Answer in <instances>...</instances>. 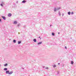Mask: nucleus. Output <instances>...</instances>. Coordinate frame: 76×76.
I'll list each match as a JSON object with an SVG mask.
<instances>
[{
  "instance_id": "30",
  "label": "nucleus",
  "mask_w": 76,
  "mask_h": 76,
  "mask_svg": "<svg viewBox=\"0 0 76 76\" xmlns=\"http://www.w3.org/2000/svg\"><path fill=\"white\" fill-rule=\"evenodd\" d=\"M58 34H60V32H58Z\"/></svg>"
},
{
  "instance_id": "13",
  "label": "nucleus",
  "mask_w": 76,
  "mask_h": 76,
  "mask_svg": "<svg viewBox=\"0 0 76 76\" xmlns=\"http://www.w3.org/2000/svg\"><path fill=\"white\" fill-rule=\"evenodd\" d=\"M20 26V24H18L17 25V26L18 27H19V26Z\"/></svg>"
},
{
  "instance_id": "11",
  "label": "nucleus",
  "mask_w": 76,
  "mask_h": 76,
  "mask_svg": "<svg viewBox=\"0 0 76 76\" xmlns=\"http://www.w3.org/2000/svg\"><path fill=\"white\" fill-rule=\"evenodd\" d=\"M13 73V72H9V75H11V74H12Z\"/></svg>"
},
{
  "instance_id": "21",
  "label": "nucleus",
  "mask_w": 76,
  "mask_h": 76,
  "mask_svg": "<svg viewBox=\"0 0 76 76\" xmlns=\"http://www.w3.org/2000/svg\"><path fill=\"white\" fill-rule=\"evenodd\" d=\"M53 67H56V65H54V66H53Z\"/></svg>"
},
{
  "instance_id": "23",
  "label": "nucleus",
  "mask_w": 76,
  "mask_h": 76,
  "mask_svg": "<svg viewBox=\"0 0 76 76\" xmlns=\"http://www.w3.org/2000/svg\"><path fill=\"white\" fill-rule=\"evenodd\" d=\"M45 69H48V67H46L45 68Z\"/></svg>"
},
{
  "instance_id": "25",
  "label": "nucleus",
  "mask_w": 76,
  "mask_h": 76,
  "mask_svg": "<svg viewBox=\"0 0 76 76\" xmlns=\"http://www.w3.org/2000/svg\"><path fill=\"white\" fill-rule=\"evenodd\" d=\"M0 22H1V19H0Z\"/></svg>"
},
{
  "instance_id": "14",
  "label": "nucleus",
  "mask_w": 76,
  "mask_h": 76,
  "mask_svg": "<svg viewBox=\"0 0 76 76\" xmlns=\"http://www.w3.org/2000/svg\"><path fill=\"white\" fill-rule=\"evenodd\" d=\"M4 70L7 71V68H4Z\"/></svg>"
},
{
  "instance_id": "32",
  "label": "nucleus",
  "mask_w": 76,
  "mask_h": 76,
  "mask_svg": "<svg viewBox=\"0 0 76 76\" xmlns=\"http://www.w3.org/2000/svg\"><path fill=\"white\" fill-rule=\"evenodd\" d=\"M58 73H59V71H58Z\"/></svg>"
},
{
  "instance_id": "8",
  "label": "nucleus",
  "mask_w": 76,
  "mask_h": 76,
  "mask_svg": "<svg viewBox=\"0 0 76 76\" xmlns=\"http://www.w3.org/2000/svg\"><path fill=\"white\" fill-rule=\"evenodd\" d=\"M18 44H21V41H18Z\"/></svg>"
},
{
  "instance_id": "6",
  "label": "nucleus",
  "mask_w": 76,
  "mask_h": 76,
  "mask_svg": "<svg viewBox=\"0 0 76 76\" xmlns=\"http://www.w3.org/2000/svg\"><path fill=\"white\" fill-rule=\"evenodd\" d=\"M8 17H10V16H12V14L9 13L8 15Z\"/></svg>"
},
{
  "instance_id": "31",
  "label": "nucleus",
  "mask_w": 76,
  "mask_h": 76,
  "mask_svg": "<svg viewBox=\"0 0 76 76\" xmlns=\"http://www.w3.org/2000/svg\"><path fill=\"white\" fill-rule=\"evenodd\" d=\"M50 27L51 26V25H50Z\"/></svg>"
},
{
  "instance_id": "26",
  "label": "nucleus",
  "mask_w": 76,
  "mask_h": 76,
  "mask_svg": "<svg viewBox=\"0 0 76 76\" xmlns=\"http://www.w3.org/2000/svg\"><path fill=\"white\" fill-rule=\"evenodd\" d=\"M64 66V64H62V67H63Z\"/></svg>"
},
{
  "instance_id": "4",
  "label": "nucleus",
  "mask_w": 76,
  "mask_h": 76,
  "mask_svg": "<svg viewBox=\"0 0 76 76\" xmlns=\"http://www.w3.org/2000/svg\"><path fill=\"white\" fill-rule=\"evenodd\" d=\"M2 18L4 20H6V17L4 16H2Z\"/></svg>"
},
{
  "instance_id": "16",
  "label": "nucleus",
  "mask_w": 76,
  "mask_h": 76,
  "mask_svg": "<svg viewBox=\"0 0 76 76\" xmlns=\"http://www.w3.org/2000/svg\"><path fill=\"white\" fill-rule=\"evenodd\" d=\"M58 14H59V16H61V14L60 13V12H58Z\"/></svg>"
},
{
  "instance_id": "7",
  "label": "nucleus",
  "mask_w": 76,
  "mask_h": 76,
  "mask_svg": "<svg viewBox=\"0 0 76 76\" xmlns=\"http://www.w3.org/2000/svg\"><path fill=\"white\" fill-rule=\"evenodd\" d=\"M33 41L34 42H37V39H33Z\"/></svg>"
},
{
  "instance_id": "22",
  "label": "nucleus",
  "mask_w": 76,
  "mask_h": 76,
  "mask_svg": "<svg viewBox=\"0 0 76 76\" xmlns=\"http://www.w3.org/2000/svg\"><path fill=\"white\" fill-rule=\"evenodd\" d=\"M1 4H4V2H1Z\"/></svg>"
},
{
  "instance_id": "19",
  "label": "nucleus",
  "mask_w": 76,
  "mask_h": 76,
  "mask_svg": "<svg viewBox=\"0 0 76 76\" xmlns=\"http://www.w3.org/2000/svg\"><path fill=\"white\" fill-rule=\"evenodd\" d=\"M71 15H73L74 14V12H72L71 13Z\"/></svg>"
},
{
  "instance_id": "33",
  "label": "nucleus",
  "mask_w": 76,
  "mask_h": 76,
  "mask_svg": "<svg viewBox=\"0 0 76 76\" xmlns=\"http://www.w3.org/2000/svg\"><path fill=\"white\" fill-rule=\"evenodd\" d=\"M58 64H60V63H58Z\"/></svg>"
},
{
  "instance_id": "1",
  "label": "nucleus",
  "mask_w": 76,
  "mask_h": 76,
  "mask_svg": "<svg viewBox=\"0 0 76 76\" xmlns=\"http://www.w3.org/2000/svg\"><path fill=\"white\" fill-rule=\"evenodd\" d=\"M60 9V7H57L56 8H54V12H56V11H57V10H58Z\"/></svg>"
},
{
  "instance_id": "35",
  "label": "nucleus",
  "mask_w": 76,
  "mask_h": 76,
  "mask_svg": "<svg viewBox=\"0 0 76 76\" xmlns=\"http://www.w3.org/2000/svg\"><path fill=\"white\" fill-rule=\"evenodd\" d=\"M40 39H41V38H40Z\"/></svg>"
},
{
  "instance_id": "36",
  "label": "nucleus",
  "mask_w": 76,
  "mask_h": 76,
  "mask_svg": "<svg viewBox=\"0 0 76 76\" xmlns=\"http://www.w3.org/2000/svg\"><path fill=\"white\" fill-rule=\"evenodd\" d=\"M72 38H71V39H72Z\"/></svg>"
},
{
  "instance_id": "2",
  "label": "nucleus",
  "mask_w": 76,
  "mask_h": 76,
  "mask_svg": "<svg viewBox=\"0 0 76 76\" xmlns=\"http://www.w3.org/2000/svg\"><path fill=\"white\" fill-rule=\"evenodd\" d=\"M18 23V22L16 21H14L13 24H15V25H16Z\"/></svg>"
},
{
  "instance_id": "18",
  "label": "nucleus",
  "mask_w": 76,
  "mask_h": 76,
  "mask_svg": "<svg viewBox=\"0 0 76 76\" xmlns=\"http://www.w3.org/2000/svg\"><path fill=\"white\" fill-rule=\"evenodd\" d=\"M4 66H7V64H4Z\"/></svg>"
},
{
  "instance_id": "27",
  "label": "nucleus",
  "mask_w": 76,
  "mask_h": 76,
  "mask_svg": "<svg viewBox=\"0 0 76 76\" xmlns=\"http://www.w3.org/2000/svg\"><path fill=\"white\" fill-rule=\"evenodd\" d=\"M41 38V37L40 36H39V38Z\"/></svg>"
},
{
  "instance_id": "9",
  "label": "nucleus",
  "mask_w": 76,
  "mask_h": 76,
  "mask_svg": "<svg viewBox=\"0 0 76 76\" xmlns=\"http://www.w3.org/2000/svg\"><path fill=\"white\" fill-rule=\"evenodd\" d=\"M26 1L23 0L22 2V3H26Z\"/></svg>"
},
{
  "instance_id": "20",
  "label": "nucleus",
  "mask_w": 76,
  "mask_h": 76,
  "mask_svg": "<svg viewBox=\"0 0 76 76\" xmlns=\"http://www.w3.org/2000/svg\"><path fill=\"white\" fill-rule=\"evenodd\" d=\"M3 4H1L0 6H1L2 7L3 6Z\"/></svg>"
},
{
  "instance_id": "24",
  "label": "nucleus",
  "mask_w": 76,
  "mask_h": 76,
  "mask_svg": "<svg viewBox=\"0 0 76 76\" xmlns=\"http://www.w3.org/2000/svg\"><path fill=\"white\" fill-rule=\"evenodd\" d=\"M65 48L66 49V48H67V47H66V46H65Z\"/></svg>"
},
{
  "instance_id": "10",
  "label": "nucleus",
  "mask_w": 76,
  "mask_h": 76,
  "mask_svg": "<svg viewBox=\"0 0 76 76\" xmlns=\"http://www.w3.org/2000/svg\"><path fill=\"white\" fill-rule=\"evenodd\" d=\"M13 42H14V43H16V40H13Z\"/></svg>"
},
{
  "instance_id": "5",
  "label": "nucleus",
  "mask_w": 76,
  "mask_h": 76,
  "mask_svg": "<svg viewBox=\"0 0 76 76\" xmlns=\"http://www.w3.org/2000/svg\"><path fill=\"white\" fill-rule=\"evenodd\" d=\"M42 42H39L37 43V45H40L42 44Z\"/></svg>"
},
{
  "instance_id": "29",
  "label": "nucleus",
  "mask_w": 76,
  "mask_h": 76,
  "mask_svg": "<svg viewBox=\"0 0 76 76\" xmlns=\"http://www.w3.org/2000/svg\"><path fill=\"white\" fill-rule=\"evenodd\" d=\"M18 1H17V3H18Z\"/></svg>"
},
{
  "instance_id": "34",
  "label": "nucleus",
  "mask_w": 76,
  "mask_h": 76,
  "mask_svg": "<svg viewBox=\"0 0 76 76\" xmlns=\"http://www.w3.org/2000/svg\"><path fill=\"white\" fill-rule=\"evenodd\" d=\"M0 66H1V65H0Z\"/></svg>"
},
{
  "instance_id": "12",
  "label": "nucleus",
  "mask_w": 76,
  "mask_h": 76,
  "mask_svg": "<svg viewBox=\"0 0 76 76\" xmlns=\"http://www.w3.org/2000/svg\"><path fill=\"white\" fill-rule=\"evenodd\" d=\"M68 14L69 15H70V14H71V12H68Z\"/></svg>"
},
{
  "instance_id": "3",
  "label": "nucleus",
  "mask_w": 76,
  "mask_h": 76,
  "mask_svg": "<svg viewBox=\"0 0 76 76\" xmlns=\"http://www.w3.org/2000/svg\"><path fill=\"white\" fill-rule=\"evenodd\" d=\"M10 72V71L9 70H7L6 72V74H9V72Z\"/></svg>"
},
{
  "instance_id": "15",
  "label": "nucleus",
  "mask_w": 76,
  "mask_h": 76,
  "mask_svg": "<svg viewBox=\"0 0 76 76\" xmlns=\"http://www.w3.org/2000/svg\"><path fill=\"white\" fill-rule=\"evenodd\" d=\"M52 35L53 36H54V35H55V34H54V33L53 32L52 33Z\"/></svg>"
},
{
  "instance_id": "28",
  "label": "nucleus",
  "mask_w": 76,
  "mask_h": 76,
  "mask_svg": "<svg viewBox=\"0 0 76 76\" xmlns=\"http://www.w3.org/2000/svg\"><path fill=\"white\" fill-rule=\"evenodd\" d=\"M62 16H64V14H63Z\"/></svg>"
},
{
  "instance_id": "17",
  "label": "nucleus",
  "mask_w": 76,
  "mask_h": 76,
  "mask_svg": "<svg viewBox=\"0 0 76 76\" xmlns=\"http://www.w3.org/2000/svg\"><path fill=\"white\" fill-rule=\"evenodd\" d=\"M71 64H73L74 63L73 61H71Z\"/></svg>"
}]
</instances>
